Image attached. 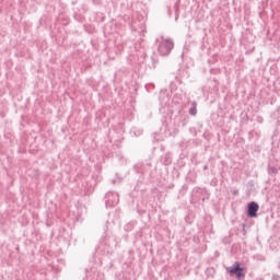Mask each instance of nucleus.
<instances>
[{"label": "nucleus", "mask_w": 280, "mask_h": 280, "mask_svg": "<svg viewBox=\"0 0 280 280\" xmlns=\"http://www.w3.org/2000/svg\"><path fill=\"white\" fill-rule=\"evenodd\" d=\"M173 47L174 44L172 43V40H164L160 45V54H162V56H167V54L172 51Z\"/></svg>", "instance_id": "obj_1"}, {"label": "nucleus", "mask_w": 280, "mask_h": 280, "mask_svg": "<svg viewBox=\"0 0 280 280\" xmlns=\"http://www.w3.org/2000/svg\"><path fill=\"white\" fill-rule=\"evenodd\" d=\"M259 211V205L252 201L247 208V214L249 218H257V212Z\"/></svg>", "instance_id": "obj_2"}, {"label": "nucleus", "mask_w": 280, "mask_h": 280, "mask_svg": "<svg viewBox=\"0 0 280 280\" xmlns=\"http://www.w3.org/2000/svg\"><path fill=\"white\" fill-rule=\"evenodd\" d=\"M190 115H196V107L190 109Z\"/></svg>", "instance_id": "obj_4"}, {"label": "nucleus", "mask_w": 280, "mask_h": 280, "mask_svg": "<svg viewBox=\"0 0 280 280\" xmlns=\"http://www.w3.org/2000/svg\"><path fill=\"white\" fill-rule=\"evenodd\" d=\"M244 268L240 267V262H235L232 268H230V275H236L237 279L244 278V273L242 272Z\"/></svg>", "instance_id": "obj_3"}]
</instances>
